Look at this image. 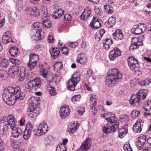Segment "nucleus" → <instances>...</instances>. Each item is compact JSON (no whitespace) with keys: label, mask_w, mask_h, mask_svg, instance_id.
<instances>
[{"label":"nucleus","mask_w":151,"mask_h":151,"mask_svg":"<svg viewBox=\"0 0 151 151\" xmlns=\"http://www.w3.org/2000/svg\"><path fill=\"white\" fill-rule=\"evenodd\" d=\"M2 98L5 102L10 106L14 104L15 101L22 100L24 95L23 93H21L19 87L15 88L9 87L7 89L4 91Z\"/></svg>","instance_id":"obj_1"},{"label":"nucleus","mask_w":151,"mask_h":151,"mask_svg":"<svg viewBox=\"0 0 151 151\" xmlns=\"http://www.w3.org/2000/svg\"><path fill=\"white\" fill-rule=\"evenodd\" d=\"M0 123V133L3 132L9 126L11 128H14L16 126L17 121L14 116L10 114L8 117H3Z\"/></svg>","instance_id":"obj_2"},{"label":"nucleus","mask_w":151,"mask_h":151,"mask_svg":"<svg viewBox=\"0 0 151 151\" xmlns=\"http://www.w3.org/2000/svg\"><path fill=\"white\" fill-rule=\"evenodd\" d=\"M111 70V73L106 76L105 81L106 84L109 87L120 81L122 77V74L118 69H113Z\"/></svg>","instance_id":"obj_3"},{"label":"nucleus","mask_w":151,"mask_h":151,"mask_svg":"<svg viewBox=\"0 0 151 151\" xmlns=\"http://www.w3.org/2000/svg\"><path fill=\"white\" fill-rule=\"evenodd\" d=\"M40 101L39 97L32 96L28 100V102L29 105L32 106L29 109V112H28V114L29 117L34 118L38 115L39 111L37 107H34L35 106H38Z\"/></svg>","instance_id":"obj_4"},{"label":"nucleus","mask_w":151,"mask_h":151,"mask_svg":"<svg viewBox=\"0 0 151 151\" xmlns=\"http://www.w3.org/2000/svg\"><path fill=\"white\" fill-rule=\"evenodd\" d=\"M145 90H139L135 95H132L130 99V104L133 106H139L141 104V100L145 99L147 93Z\"/></svg>","instance_id":"obj_5"},{"label":"nucleus","mask_w":151,"mask_h":151,"mask_svg":"<svg viewBox=\"0 0 151 151\" xmlns=\"http://www.w3.org/2000/svg\"><path fill=\"white\" fill-rule=\"evenodd\" d=\"M38 67L40 68V74L44 78H47V81L49 82L52 81L53 77L50 75L48 77V73L50 71V67L49 65L46 63H39Z\"/></svg>","instance_id":"obj_6"},{"label":"nucleus","mask_w":151,"mask_h":151,"mask_svg":"<svg viewBox=\"0 0 151 151\" xmlns=\"http://www.w3.org/2000/svg\"><path fill=\"white\" fill-rule=\"evenodd\" d=\"M80 73L78 72H76L73 74L68 83V87L70 90L73 91L75 90V87L80 81Z\"/></svg>","instance_id":"obj_7"},{"label":"nucleus","mask_w":151,"mask_h":151,"mask_svg":"<svg viewBox=\"0 0 151 151\" xmlns=\"http://www.w3.org/2000/svg\"><path fill=\"white\" fill-rule=\"evenodd\" d=\"M41 24L38 22L34 23L32 26L33 29L36 31L35 35V39L37 40L42 39L44 37V35H42L41 32L42 30L40 27Z\"/></svg>","instance_id":"obj_8"},{"label":"nucleus","mask_w":151,"mask_h":151,"mask_svg":"<svg viewBox=\"0 0 151 151\" xmlns=\"http://www.w3.org/2000/svg\"><path fill=\"white\" fill-rule=\"evenodd\" d=\"M146 26L144 24L139 23L134 26L131 29V32L136 35L141 34L145 32L146 30Z\"/></svg>","instance_id":"obj_9"},{"label":"nucleus","mask_w":151,"mask_h":151,"mask_svg":"<svg viewBox=\"0 0 151 151\" xmlns=\"http://www.w3.org/2000/svg\"><path fill=\"white\" fill-rule=\"evenodd\" d=\"M119 127V124L110 123L105 125L103 128V132L105 133H111L115 131Z\"/></svg>","instance_id":"obj_10"},{"label":"nucleus","mask_w":151,"mask_h":151,"mask_svg":"<svg viewBox=\"0 0 151 151\" xmlns=\"http://www.w3.org/2000/svg\"><path fill=\"white\" fill-rule=\"evenodd\" d=\"M25 11L27 14L33 17H38L40 14L39 10L34 6L27 7Z\"/></svg>","instance_id":"obj_11"},{"label":"nucleus","mask_w":151,"mask_h":151,"mask_svg":"<svg viewBox=\"0 0 151 151\" xmlns=\"http://www.w3.org/2000/svg\"><path fill=\"white\" fill-rule=\"evenodd\" d=\"M121 54V50L117 47H115L110 51L109 57L111 60H113L120 56Z\"/></svg>","instance_id":"obj_12"},{"label":"nucleus","mask_w":151,"mask_h":151,"mask_svg":"<svg viewBox=\"0 0 151 151\" xmlns=\"http://www.w3.org/2000/svg\"><path fill=\"white\" fill-rule=\"evenodd\" d=\"M144 122L142 119H138L133 127L134 132L136 133H140L143 127Z\"/></svg>","instance_id":"obj_13"},{"label":"nucleus","mask_w":151,"mask_h":151,"mask_svg":"<svg viewBox=\"0 0 151 151\" xmlns=\"http://www.w3.org/2000/svg\"><path fill=\"white\" fill-rule=\"evenodd\" d=\"M104 117L110 123L115 124H118L117 119L115 117L114 114L111 113H106L103 114Z\"/></svg>","instance_id":"obj_14"},{"label":"nucleus","mask_w":151,"mask_h":151,"mask_svg":"<svg viewBox=\"0 0 151 151\" xmlns=\"http://www.w3.org/2000/svg\"><path fill=\"white\" fill-rule=\"evenodd\" d=\"M131 41L132 44L129 47L130 50H134L135 49L138 48L139 46L143 44L142 42L138 38H133Z\"/></svg>","instance_id":"obj_15"},{"label":"nucleus","mask_w":151,"mask_h":151,"mask_svg":"<svg viewBox=\"0 0 151 151\" xmlns=\"http://www.w3.org/2000/svg\"><path fill=\"white\" fill-rule=\"evenodd\" d=\"M128 65L132 70H134L135 68H138L139 64L137 60L133 57H129L127 60Z\"/></svg>","instance_id":"obj_16"},{"label":"nucleus","mask_w":151,"mask_h":151,"mask_svg":"<svg viewBox=\"0 0 151 151\" xmlns=\"http://www.w3.org/2000/svg\"><path fill=\"white\" fill-rule=\"evenodd\" d=\"M91 145V140L90 139H87L84 141L79 149L76 151H87Z\"/></svg>","instance_id":"obj_17"},{"label":"nucleus","mask_w":151,"mask_h":151,"mask_svg":"<svg viewBox=\"0 0 151 151\" xmlns=\"http://www.w3.org/2000/svg\"><path fill=\"white\" fill-rule=\"evenodd\" d=\"M70 112V109L68 106H63L60 109V115L62 118H64L68 116Z\"/></svg>","instance_id":"obj_18"},{"label":"nucleus","mask_w":151,"mask_h":151,"mask_svg":"<svg viewBox=\"0 0 151 151\" xmlns=\"http://www.w3.org/2000/svg\"><path fill=\"white\" fill-rule=\"evenodd\" d=\"M11 33L8 31H6L2 37V41L3 43L6 44L10 42H13L11 37Z\"/></svg>","instance_id":"obj_19"},{"label":"nucleus","mask_w":151,"mask_h":151,"mask_svg":"<svg viewBox=\"0 0 151 151\" xmlns=\"http://www.w3.org/2000/svg\"><path fill=\"white\" fill-rule=\"evenodd\" d=\"M91 14V9L88 7L86 8L80 16V18L82 20H84L87 19Z\"/></svg>","instance_id":"obj_20"},{"label":"nucleus","mask_w":151,"mask_h":151,"mask_svg":"<svg viewBox=\"0 0 151 151\" xmlns=\"http://www.w3.org/2000/svg\"><path fill=\"white\" fill-rule=\"evenodd\" d=\"M12 129V135L15 138H18L21 135L22 131L21 128L15 127L14 128H11Z\"/></svg>","instance_id":"obj_21"},{"label":"nucleus","mask_w":151,"mask_h":151,"mask_svg":"<svg viewBox=\"0 0 151 151\" xmlns=\"http://www.w3.org/2000/svg\"><path fill=\"white\" fill-rule=\"evenodd\" d=\"M18 78L19 81H22L24 80L25 76V69L24 67H21L18 71Z\"/></svg>","instance_id":"obj_22"},{"label":"nucleus","mask_w":151,"mask_h":151,"mask_svg":"<svg viewBox=\"0 0 151 151\" xmlns=\"http://www.w3.org/2000/svg\"><path fill=\"white\" fill-rule=\"evenodd\" d=\"M50 52L53 59H55L58 58L59 56L60 52L58 48L52 47L50 50Z\"/></svg>","instance_id":"obj_23"},{"label":"nucleus","mask_w":151,"mask_h":151,"mask_svg":"<svg viewBox=\"0 0 151 151\" xmlns=\"http://www.w3.org/2000/svg\"><path fill=\"white\" fill-rule=\"evenodd\" d=\"M90 25L92 28L97 29L101 26V24L98 19L93 17V20L90 23Z\"/></svg>","instance_id":"obj_24"},{"label":"nucleus","mask_w":151,"mask_h":151,"mask_svg":"<svg viewBox=\"0 0 151 151\" xmlns=\"http://www.w3.org/2000/svg\"><path fill=\"white\" fill-rule=\"evenodd\" d=\"M114 39L116 40H121L123 37L122 31L120 29H116L113 34Z\"/></svg>","instance_id":"obj_25"},{"label":"nucleus","mask_w":151,"mask_h":151,"mask_svg":"<svg viewBox=\"0 0 151 151\" xmlns=\"http://www.w3.org/2000/svg\"><path fill=\"white\" fill-rule=\"evenodd\" d=\"M19 69V67L17 66H12L9 69L8 74L12 76H14L18 74Z\"/></svg>","instance_id":"obj_26"},{"label":"nucleus","mask_w":151,"mask_h":151,"mask_svg":"<svg viewBox=\"0 0 151 151\" xmlns=\"http://www.w3.org/2000/svg\"><path fill=\"white\" fill-rule=\"evenodd\" d=\"M144 109L146 111V112H144L145 115H148L151 117V113L149 112V111L151 110V100L147 101L145 106Z\"/></svg>","instance_id":"obj_27"},{"label":"nucleus","mask_w":151,"mask_h":151,"mask_svg":"<svg viewBox=\"0 0 151 151\" xmlns=\"http://www.w3.org/2000/svg\"><path fill=\"white\" fill-rule=\"evenodd\" d=\"M116 22L115 17H114L112 16L109 18L105 23V24L109 28L111 27L115 24Z\"/></svg>","instance_id":"obj_28"},{"label":"nucleus","mask_w":151,"mask_h":151,"mask_svg":"<svg viewBox=\"0 0 151 151\" xmlns=\"http://www.w3.org/2000/svg\"><path fill=\"white\" fill-rule=\"evenodd\" d=\"M38 127L42 132V134H43L48 131V127L46 123L44 122L42 123H41Z\"/></svg>","instance_id":"obj_29"},{"label":"nucleus","mask_w":151,"mask_h":151,"mask_svg":"<svg viewBox=\"0 0 151 151\" xmlns=\"http://www.w3.org/2000/svg\"><path fill=\"white\" fill-rule=\"evenodd\" d=\"M64 12L62 9H58L56 10L52 13V17L55 19L59 18L64 14Z\"/></svg>","instance_id":"obj_30"},{"label":"nucleus","mask_w":151,"mask_h":151,"mask_svg":"<svg viewBox=\"0 0 151 151\" xmlns=\"http://www.w3.org/2000/svg\"><path fill=\"white\" fill-rule=\"evenodd\" d=\"M105 32V31L103 29H101L98 31L95 35V37L96 40L98 42L99 41Z\"/></svg>","instance_id":"obj_31"},{"label":"nucleus","mask_w":151,"mask_h":151,"mask_svg":"<svg viewBox=\"0 0 151 151\" xmlns=\"http://www.w3.org/2000/svg\"><path fill=\"white\" fill-rule=\"evenodd\" d=\"M9 64L8 60L3 57L0 58V66L2 68H7Z\"/></svg>","instance_id":"obj_32"},{"label":"nucleus","mask_w":151,"mask_h":151,"mask_svg":"<svg viewBox=\"0 0 151 151\" xmlns=\"http://www.w3.org/2000/svg\"><path fill=\"white\" fill-rule=\"evenodd\" d=\"M18 48L16 46H12L9 49V52L12 56L14 57L17 55L18 52Z\"/></svg>","instance_id":"obj_33"},{"label":"nucleus","mask_w":151,"mask_h":151,"mask_svg":"<svg viewBox=\"0 0 151 151\" xmlns=\"http://www.w3.org/2000/svg\"><path fill=\"white\" fill-rule=\"evenodd\" d=\"M77 61L81 64H85L87 61V58L83 54H81L78 56Z\"/></svg>","instance_id":"obj_34"},{"label":"nucleus","mask_w":151,"mask_h":151,"mask_svg":"<svg viewBox=\"0 0 151 151\" xmlns=\"http://www.w3.org/2000/svg\"><path fill=\"white\" fill-rule=\"evenodd\" d=\"M31 81L35 89L40 88L41 87V81L39 78H36Z\"/></svg>","instance_id":"obj_35"},{"label":"nucleus","mask_w":151,"mask_h":151,"mask_svg":"<svg viewBox=\"0 0 151 151\" xmlns=\"http://www.w3.org/2000/svg\"><path fill=\"white\" fill-rule=\"evenodd\" d=\"M127 130L128 129L126 128H119L118 130L119 137L120 138H122L126 134Z\"/></svg>","instance_id":"obj_36"},{"label":"nucleus","mask_w":151,"mask_h":151,"mask_svg":"<svg viewBox=\"0 0 151 151\" xmlns=\"http://www.w3.org/2000/svg\"><path fill=\"white\" fill-rule=\"evenodd\" d=\"M96 96L94 94H92L90 97V106H96Z\"/></svg>","instance_id":"obj_37"},{"label":"nucleus","mask_w":151,"mask_h":151,"mask_svg":"<svg viewBox=\"0 0 151 151\" xmlns=\"http://www.w3.org/2000/svg\"><path fill=\"white\" fill-rule=\"evenodd\" d=\"M39 57L37 55L31 54L29 56V61L37 63L39 60Z\"/></svg>","instance_id":"obj_38"},{"label":"nucleus","mask_w":151,"mask_h":151,"mask_svg":"<svg viewBox=\"0 0 151 151\" xmlns=\"http://www.w3.org/2000/svg\"><path fill=\"white\" fill-rule=\"evenodd\" d=\"M17 17V14L14 12H11L8 15L9 20L11 23L15 22V19Z\"/></svg>","instance_id":"obj_39"},{"label":"nucleus","mask_w":151,"mask_h":151,"mask_svg":"<svg viewBox=\"0 0 151 151\" xmlns=\"http://www.w3.org/2000/svg\"><path fill=\"white\" fill-rule=\"evenodd\" d=\"M76 125H76L75 123H74L69 126V130H68L69 132L72 134L76 132L77 130Z\"/></svg>","instance_id":"obj_40"},{"label":"nucleus","mask_w":151,"mask_h":151,"mask_svg":"<svg viewBox=\"0 0 151 151\" xmlns=\"http://www.w3.org/2000/svg\"><path fill=\"white\" fill-rule=\"evenodd\" d=\"M104 8L105 9V12L107 14L112 13L113 11V7L109 5H105L104 6Z\"/></svg>","instance_id":"obj_41"},{"label":"nucleus","mask_w":151,"mask_h":151,"mask_svg":"<svg viewBox=\"0 0 151 151\" xmlns=\"http://www.w3.org/2000/svg\"><path fill=\"white\" fill-rule=\"evenodd\" d=\"M42 23L43 26L46 28L50 27L52 25L51 23L48 20V19H47V18L45 19H44L42 20Z\"/></svg>","instance_id":"obj_42"},{"label":"nucleus","mask_w":151,"mask_h":151,"mask_svg":"<svg viewBox=\"0 0 151 151\" xmlns=\"http://www.w3.org/2000/svg\"><path fill=\"white\" fill-rule=\"evenodd\" d=\"M66 147L64 144H59L56 147V151H66Z\"/></svg>","instance_id":"obj_43"},{"label":"nucleus","mask_w":151,"mask_h":151,"mask_svg":"<svg viewBox=\"0 0 151 151\" xmlns=\"http://www.w3.org/2000/svg\"><path fill=\"white\" fill-rule=\"evenodd\" d=\"M145 142V141L143 140H139L137 142V146L140 150L143 148V147L144 146V144Z\"/></svg>","instance_id":"obj_44"},{"label":"nucleus","mask_w":151,"mask_h":151,"mask_svg":"<svg viewBox=\"0 0 151 151\" xmlns=\"http://www.w3.org/2000/svg\"><path fill=\"white\" fill-rule=\"evenodd\" d=\"M81 98L80 95H75L72 97L71 100L72 102L75 103L77 101H79L80 100Z\"/></svg>","instance_id":"obj_45"},{"label":"nucleus","mask_w":151,"mask_h":151,"mask_svg":"<svg viewBox=\"0 0 151 151\" xmlns=\"http://www.w3.org/2000/svg\"><path fill=\"white\" fill-rule=\"evenodd\" d=\"M37 63L34 62L30 61H29V63H27L28 67L31 70L33 69L36 67L37 65Z\"/></svg>","instance_id":"obj_46"},{"label":"nucleus","mask_w":151,"mask_h":151,"mask_svg":"<svg viewBox=\"0 0 151 151\" xmlns=\"http://www.w3.org/2000/svg\"><path fill=\"white\" fill-rule=\"evenodd\" d=\"M7 73L6 71L4 70H0V78L2 79H4V78L6 77Z\"/></svg>","instance_id":"obj_47"},{"label":"nucleus","mask_w":151,"mask_h":151,"mask_svg":"<svg viewBox=\"0 0 151 151\" xmlns=\"http://www.w3.org/2000/svg\"><path fill=\"white\" fill-rule=\"evenodd\" d=\"M23 138L25 139H28L30 137L31 133L27 130H25L24 132Z\"/></svg>","instance_id":"obj_48"},{"label":"nucleus","mask_w":151,"mask_h":151,"mask_svg":"<svg viewBox=\"0 0 151 151\" xmlns=\"http://www.w3.org/2000/svg\"><path fill=\"white\" fill-rule=\"evenodd\" d=\"M9 60L13 64L16 65H19L20 64L21 62L19 60L12 58H9Z\"/></svg>","instance_id":"obj_49"},{"label":"nucleus","mask_w":151,"mask_h":151,"mask_svg":"<svg viewBox=\"0 0 151 151\" xmlns=\"http://www.w3.org/2000/svg\"><path fill=\"white\" fill-rule=\"evenodd\" d=\"M140 115V112L139 111L134 110L132 112L131 116L133 118H136Z\"/></svg>","instance_id":"obj_50"},{"label":"nucleus","mask_w":151,"mask_h":151,"mask_svg":"<svg viewBox=\"0 0 151 151\" xmlns=\"http://www.w3.org/2000/svg\"><path fill=\"white\" fill-rule=\"evenodd\" d=\"M33 129V126L30 122H28L26 125L25 130H27L29 132H32V131Z\"/></svg>","instance_id":"obj_51"},{"label":"nucleus","mask_w":151,"mask_h":151,"mask_svg":"<svg viewBox=\"0 0 151 151\" xmlns=\"http://www.w3.org/2000/svg\"><path fill=\"white\" fill-rule=\"evenodd\" d=\"M63 64L62 62H58L55 64L54 65V67L55 69H56L58 70L62 69L63 67Z\"/></svg>","instance_id":"obj_52"},{"label":"nucleus","mask_w":151,"mask_h":151,"mask_svg":"<svg viewBox=\"0 0 151 151\" xmlns=\"http://www.w3.org/2000/svg\"><path fill=\"white\" fill-rule=\"evenodd\" d=\"M41 14L42 15V18H47V16L48 12L46 9L43 8L41 11Z\"/></svg>","instance_id":"obj_53"},{"label":"nucleus","mask_w":151,"mask_h":151,"mask_svg":"<svg viewBox=\"0 0 151 151\" xmlns=\"http://www.w3.org/2000/svg\"><path fill=\"white\" fill-rule=\"evenodd\" d=\"M25 87L29 90L31 89V88H34V85L32 84L31 81H30L25 84Z\"/></svg>","instance_id":"obj_54"},{"label":"nucleus","mask_w":151,"mask_h":151,"mask_svg":"<svg viewBox=\"0 0 151 151\" xmlns=\"http://www.w3.org/2000/svg\"><path fill=\"white\" fill-rule=\"evenodd\" d=\"M124 149L127 151H132L130 146L129 144H127L124 145L123 147Z\"/></svg>","instance_id":"obj_55"},{"label":"nucleus","mask_w":151,"mask_h":151,"mask_svg":"<svg viewBox=\"0 0 151 151\" xmlns=\"http://www.w3.org/2000/svg\"><path fill=\"white\" fill-rule=\"evenodd\" d=\"M85 111V108L84 107H79L78 108L77 113L78 115H81Z\"/></svg>","instance_id":"obj_56"},{"label":"nucleus","mask_w":151,"mask_h":151,"mask_svg":"<svg viewBox=\"0 0 151 151\" xmlns=\"http://www.w3.org/2000/svg\"><path fill=\"white\" fill-rule=\"evenodd\" d=\"M33 133L34 135H37L38 136H41L42 135H43L42 134V132L40 129H39V128H38L36 130V129L34 130L33 131Z\"/></svg>","instance_id":"obj_57"},{"label":"nucleus","mask_w":151,"mask_h":151,"mask_svg":"<svg viewBox=\"0 0 151 151\" xmlns=\"http://www.w3.org/2000/svg\"><path fill=\"white\" fill-rule=\"evenodd\" d=\"M71 19V16L69 14H66L64 16L63 19L64 21H68L70 20Z\"/></svg>","instance_id":"obj_58"},{"label":"nucleus","mask_w":151,"mask_h":151,"mask_svg":"<svg viewBox=\"0 0 151 151\" xmlns=\"http://www.w3.org/2000/svg\"><path fill=\"white\" fill-rule=\"evenodd\" d=\"M93 71L91 69L89 68L88 69L86 74V77L88 78H90L91 77L93 74Z\"/></svg>","instance_id":"obj_59"},{"label":"nucleus","mask_w":151,"mask_h":151,"mask_svg":"<svg viewBox=\"0 0 151 151\" xmlns=\"http://www.w3.org/2000/svg\"><path fill=\"white\" fill-rule=\"evenodd\" d=\"M49 92L52 96H54L56 94L54 88L52 86H51L50 89H49Z\"/></svg>","instance_id":"obj_60"},{"label":"nucleus","mask_w":151,"mask_h":151,"mask_svg":"<svg viewBox=\"0 0 151 151\" xmlns=\"http://www.w3.org/2000/svg\"><path fill=\"white\" fill-rule=\"evenodd\" d=\"M95 106H90L91 111L92 114L95 115L97 112V109L95 107Z\"/></svg>","instance_id":"obj_61"},{"label":"nucleus","mask_w":151,"mask_h":151,"mask_svg":"<svg viewBox=\"0 0 151 151\" xmlns=\"http://www.w3.org/2000/svg\"><path fill=\"white\" fill-rule=\"evenodd\" d=\"M61 52L63 54L67 55L68 53V50L67 47H62Z\"/></svg>","instance_id":"obj_62"},{"label":"nucleus","mask_w":151,"mask_h":151,"mask_svg":"<svg viewBox=\"0 0 151 151\" xmlns=\"http://www.w3.org/2000/svg\"><path fill=\"white\" fill-rule=\"evenodd\" d=\"M11 145L13 147L14 149V151H24V150L21 147H17L16 146H14L11 144Z\"/></svg>","instance_id":"obj_63"},{"label":"nucleus","mask_w":151,"mask_h":151,"mask_svg":"<svg viewBox=\"0 0 151 151\" xmlns=\"http://www.w3.org/2000/svg\"><path fill=\"white\" fill-rule=\"evenodd\" d=\"M78 45V43L77 42H72L69 43V46L72 48H74L76 46Z\"/></svg>","instance_id":"obj_64"}]
</instances>
